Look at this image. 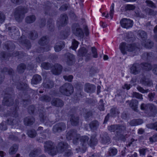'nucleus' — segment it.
I'll return each mask as SVG.
<instances>
[{
  "label": "nucleus",
  "instance_id": "1",
  "mask_svg": "<svg viewBox=\"0 0 157 157\" xmlns=\"http://www.w3.org/2000/svg\"><path fill=\"white\" fill-rule=\"evenodd\" d=\"M45 144L44 146L45 151L52 156L56 155L58 152L62 153L70 148L67 143L63 141L59 142L56 147L55 144L51 141L45 142Z\"/></svg>",
  "mask_w": 157,
  "mask_h": 157
},
{
  "label": "nucleus",
  "instance_id": "2",
  "mask_svg": "<svg viewBox=\"0 0 157 157\" xmlns=\"http://www.w3.org/2000/svg\"><path fill=\"white\" fill-rule=\"evenodd\" d=\"M19 104V101L17 99H16L13 107L11 108L10 111L8 112V114H9L11 117L7 120V124L12 125L18 126L19 125L21 121L19 119L17 112L19 109L18 106Z\"/></svg>",
  "mask_w": 157,
  "mask_h": 157
},
{
  "label": "nucleus",
  "instance_id": "3",
  "mask_svg": "<svg viewBox=\"0 0 157 157\" xmlns=\"http://www.w3.org/2000/svg\"><path fill=\"white\" fill-rule=\"evenodd\" d=\"M151 64L147 63H142L140 64L135 63L130 66V73L134 75L140 74L142 69L149 70L151 69Z\"/></svg>",
  "mask_w": 157,
  "mask_h": 157
},
{
  "label": "nucleus",
  "instance_id": "4",
  "mask_svg": "<svg viewBox=\"0 0 157 157\" xmlns=\"http://www.w3.org/2000/svg\"><path fill=\"white\" fill-rule=\"evenodd\" d=\"M2 94L4 97L2 101L3 105L10 106L13 104L14 96L13 90L12 88H7L4 90Z\"/></svg>",
  "mask_w": 157,
  "mask_h": 157
},
{
  "label": "nucleus",
  "instance_id": "5",
  "mask_svg": "<svg viewBox=\"0 0 157 157\" xmlns=\"http://www.w3.org/2000/svg\"><path fill=\"white\" fill-rule=\"evenodd\" d=\"M126 127L124 124H118L117 131L115 136L118 141H125L126 140L125 136L123 133L126 131Z\"/></svg>",
  "mask_w": 157,
  "mask_h": 157
},
{
  "label": "nucleus",
  "instance_id": "6",
  "mask_svg": "<svg viewBox=\"0 0 157 157\" xmlns=\"http://www.w3.org/2000/svg\"><path fill=\"white\" fill-rule=\"evenodd\" d=\"M27 8L24 7L19 6L14 10V16L16 20L18 22L21 21L24 18V14L28 12Z\"/></svg>",
  "mask_w": 157,
  "mask_h": 157
},
{
  "label": "nucleus",
  "instance_id": "7",
  "mask_svg": "<svg viewBox=\"0 0 157 157\" xmlns=\"http://www.w3.org/2000/svg\"><path fill=\"white\" fill-rule=\"evenodd\" d=\"M140 109L142 110L147 112L150 116H154L157 113L155 106L151 104L142 103L140 105Z\"/></svg>",
  "mask_w": 157,
  "mask_h": 157
},
{
  "label": "nucleus",
  "instance_id": "8",
  "mask_svg": "<svg viewBox=\"0 0 157 157\" xmlns=\"http://www.w3.org/2000/svg\"><path fill=\"white\" fill-rule=\"evenodd\" d=\"M120 48L121 52L123 54H125L126 53V51L135 52L138 49V48L135 44H127L125 43L124 42L121 44Z\"/></svg>",
  "mask_w": 157,
  "mask_h": 157
},
{
  "label": "nucleus",
  "instance_id": "9",
  "mask_svg": "<svg viewBox=\"0 0 157 157\" xmlns=\"http://www.w3.org/2000/svg\"><path fill=\"white\" fill-rule=\"evenodd\" d=\"M59 91L63 94L69 96L74 92V88L71 84L67 83L59 88Z\"/></svg>",
  "mask_w": 157,
  "mask_h": 157
},
{
  "label": "nucleus",
  "instance_id": "10",
  "mask_svg": "<svg viewBox=\"0 0 157 157\" xmlns=\"http://www.w3.org/2000/svg\"><path fill=\"white\" fill-rule=\"evenodd\" d=\"M89 137L86 136H80V141L81 142V146L78 148H76V150L84 153L86 151L87 144H89L88 141Z\"/></svg>",
  "mask_w": 157,
  "mask_h": 157
},
{
  "label": "nucleus",
  "instance_id": "11",
  "mask_svg": "<svg viewBox=\"0 0 157 157\" xmlns=\"http://www.w3.org/2000/svg\"><path fill=\"white\" fill-rule=\"evenodd\" d=\"M72 31L73 33L76 36L83 38L84 34L82 29L79 27L77 24H73L72 27Z\"/></svg>",
  "mask_w": 157,
  "mask_h": 157
},
{
  "label": "nucleus",
  "instance_id": "12",
  "mask_svg": "<svg viewBox=\"0 0 157 157\" xmlns=\"http://www.w3.org/2000/svg\"><path fill=\"white\" fill-rule=\"evenodd\" d=\"M66 125L65 123L61 122L55 124L52 128V131L54 133H60L65 130Z\"/></svg>",
  "mask_w": 157,
  "mask_h": 157
},
{
  "label": "nucleus",
  "instance_id": "13",
  "mask_svg": "<svg viewBox=\"0 0 157 157\" xmlns=\"http://www.w3.org/2000/svg\"><path fill=\"white\" fill-rule=\"evenodd\" d=\"M121 26L126 29L131 28L133 25V21L132 20L127 18H123L120 22Z\"/></svg>",
  "mask_w": 157,
  "mask_h": 157
},
{
  "label": "nucleus",
  "instance_id": "14",
  "mask_svg": "<svg viewBox=\"0 0 157 157\" xmlns=\"http://www.w3.org/2000/svg\"><path fill=\"white\" fill-rule=\"evenodd\" d=\"M19 55V52H14L11 55L10 53L8 55L5 52H2L0 53V58L3 60H6L8 59L10 56H16Z\"/></svg>",
  "mask_w": 157,
  "mask_h": 157
},
{
  "label": "nucleus",
  "instance_id": "15",
  "mask_svg": "<svg viewBox=\"0 0 157 157\" xmlns=\"http://www.w3.org/2000/svg\"><path fill=\"white\" fill-rule=\"evenodd\" d=\"M19 42L20 44L25 46L26 49H29L31 47V44L29 40L26 39L23 35L22 36L21 38L19 40Z\"/></svg>",
  "mask_w": 157,
  "mask_h": 157
},
{
  "label": "nucleus",
  "instance_id": "16",
  "mask_svg": "<svg viewBox=\"0 0 157 157\" xmlns=\"http://www.w3.org/2000/svg\"><path fill=\"white\" fill-rule=\"evenodd\" d=\"M62 70V66L59 64L56 63L52 67V71L54 74L59 75L61 73Z\"/></svg>",
  "mask_w": 157,
  "mask_h": 157
},
{
  "label": "nucleus",
  "instance_id": "17",
  "mask_svg": "<svg viewBox=\"0 0 157 157\" xmlns=\"http://www.w3.org/2000/svg\"><path fill=\"white\" fill-rule=\"evenodd\" d=\"M52 105L56 107H61L64 105L63 101L59 98H53L51 102Z\"/></svg>",
  "mask_w": 157,
  "mask_h": 157
},
{
  "label": "nucleus",
  "instance_id": "18",
  "mask_svg": "<svg viewBox=\"0 0 157 157\" xmlns=\"http://www.w3.org/2000/svg\"><path fill=\"white\" fill-rule=\"evenodd\" d=\"M69 117L71 124L72 125L76 126L78 124L79 120V117L78 116L75 114H71Z\"/></svg>",
  "mask_w": 157,
  "mask_h": 157
},
{
  "label": "nucleus",
  "instance_id": "19",
  "mask_svg": "<svg viewBox=\"0 0 157 157\" xmlns=\"http://www.w3.org/2000/svg\"><path fill=\"white\" fill-rule=\"evenodd\" d=\"M126 102L129 103V106L134 111L138 112L137 108L138 102L137 100L134 99L130 101L128 100L126 101Z\"/></svg>",
  "mask_w": 157,
  "mask_h": 157
},
{
  "label": "nucleus",
  "instance_id": "20",
  "mask_svg": "<svg viewBox=\"0 0 157 157\" xmlns=\"http://www.w3.org/2000/svg\"><path fill=\"white\" fill-rule=\"evenodd\" d=\"M90 130L93 132L96 131L99 125V122L97 120H94L91 122L89 124Z\"/></svg>",
  "mask_w": 157,
  "mask_h": 157
},
{
  "label": "nucleus",
  "instance_id": "21",
  "mask_svg": "<svg viewBox=\"0 0 157 157\" xmlns=\"http://www.w3.org/2000/svg\"><path fill=\"white\" fill-rule=\"evenodd\" d=\"M65 56L67 58V64L69 65H72L74 62L75 57L74 56L70 53H66Z\"/></svg>",
  "mask_w": 157,
  "mask_h": 157
},
{
  "label": "nucleus",
  "instance_id": "22",
  "mask_svg": "<svg viewBox=\"0 0 157 157\" xmlns=\"http://www.w3.org/2000/svg\"><path fill=\"white\" fill-rule=\"evenodd\" d=\"M117 153L118 150L117 148L114 147H110L108 150L106 157L114 156L117 154Z\"/></svg>",
  "mask_w": 157,
  "mask_h": 157
},
{
  "label": "nucleus",
  "instance_id": "23",
  "mask_svg": "<svg viewBox=\"0 0 157 157\" xmlns=\"http://www.w3.org/2000/svg\"><path fill=\"white\" fill-rule=\"evenodd\" d=\"M36 19V16L34 14L28 15L25 18V22L27 24H30L34 22Z\"/></svg>",
  "mask_w": 157,
  "mask_h": 157
},
{
  "label": "nucleus",
  "instance_id": "24",
  "mask_svg": "<svg viewBox=\"0 0 157 157\" xmlns=\"http://www.w3.org/2000/svg\"><path fill=\"white\" fill-rule=\"evenodd\" d=\"M35 119L32 116H29L25 117L24 120V124L29 126L33 124L34 122Z\"/></svg>",
  "mask_w": 157,
  "mask_h": 157
},
{
  "label": "nucleus",
  "instance_id": "25",
  "mask_svg": "<svg viewBox=\"0 0 157 157\" xmlns=\"http://www.w3.org/2000/svg\"><path fill=\"white\" fill-rule=\"evenodd\" d=\"M140 83L144 86H150L152 84V81L145 77L142 78L140 81Z\"/></svg>",
  "mask_w": 157,
  "mask_h": 157
},
{
  "label": "nucleus",
  "instance_id": "26",
  "mask_svg": "<svg viewBox=\"0 0 157 157\" xmlns=\"http://www.w3.org/2000/svg\"><path fill=\"white\" fill-rule=\"evenodd\" d=\"M96 89V87L94 85L89 83L86 84L85 85V90L88 93L93 92Z\"/></svg>",
  "mask_w": 157,
  "mask_h": 157
},
{
  "label": "nucleus",
  "instance_id": "27",
  "mask_svg": "<svg viewBox=\"0 0 157 157\" xmlns=\"http://www.w3.org/2000/svg\"><path fill=\"white\" fill-rule=\"evenodd\" d=\"M65 43L63 41H60L57 43L54 47V48L56 52H59L64 47Z\"/></svg>",
  "mask_w": 157,
  "mask_h": 157
},
{
  "label": "nucleus",
  "instance_id": "28",
  "mask_svg": "<svg viewBox=\"0 0 157 157\" xmlns=\"http://www.w3.org/2000/svg\"><path fill=\"white\" fill-rule=\"evenodd\" d=\"M137 35L143 41L146 42V40L147 38V35L146 32L142 30L138 31Z\"/></svg>",
  "mask_w": 157,
  "mask_h": 157
},
{
  "label": "nucleus",
  "instance_id": "29",
  "mask_svg": "<svg viewBox=\"0 0 157 157\" xmlns=\"http://www.w3.org/2000/svg\"><path fill=\"white\" fill-rule=\"evenodd\" d=\"M76 132L74 130H71L69 131L66 134V139L69 140L72 139L77 134Z\"/></svg>",
  "mask_w": 157,
  "mask_h": 157
},
{
  "label": "nucleus",
  "instance_id": "30",
  "mask_svg": "<svg viewBox=\"0 0 157 157\" xmlns=\"http://www.w3.org/2000/svg\"><path fill=\"white\" fill-rule=\"evenodd\" d=\"M14 44L10 41L6 42L5 44L4 48H6L8 51H11L15 48Z\"/></svg>",
  "mask_w": 157,
  "mask_h": 157
},
{
  "label": "nucleus",
  "instance_id": "31",
  "mask_svg": "<svg viewBox=\"0 0 157 157\" xmlns=\"http://www.w3.org/2000/svg\"><path fill=\"white\" fill-rule=\"evenodd\" d=\"M41 79L40 75L37 74L33 76L32 79L31 83L32 84H37L41 81Z\"/></svg>",
  "mask_w": 157,
  "mask_h": 157
},
{
  "label": "nucleus",
  "instance_id": "32",
  "mask_svg": "<svg viewBox=\"0 0 157 157\" xmlns=\"http://www.w3.org/2000/svg\"><path fill=\"white\" fill-rule=\"evenodd\" d=\"M41 152V150L40 148H35L32 150L29 154L30 157H36Z\"/></svg>",
  "mask_w": 157,
  "mask_h": 157
},
{
  "label": "nucleus",
  "instance_id": "33",
  "mask_svg": "<svg viewBox=\"0 0 157 157\" xmlns=\"http://www.w3.org/2000/svg\"><path fill=\"white\" fill-rule=\"evenodd\" d=\"M43 86L46 88H51L54 86L53 82L50 80H45L43 83Z\"/></svg>",
  "mask_w": 157,
  "mask_h": 157
},
{
  "label": "nucleus",
  "instance_id": "34",
  "mask_svg": "<svg viewBox=\"0 0 157 157\" xmlns=\"http://www.w3.org/2000/svg\"><path fill=\"white\" fill-rule=\"evenodd\" d=\"M101 142L103 144H106L109 143L110 141V139L108 134L106 132L105 133L103 136L101 137Z\"/></svg>",
  "mask_w": 157,
  "mask_h": 157
},
{
  "label": "nucleus",
  "instance_id": "35",
  "mask_svg": "<svg viewBox=\"0 0 157 157\" xmlns=\"http://www.w3.org/2000/svg\"><path fill=\"white\" fill-rule=\"evenodd\" d=\"M68 20V17L66 14H63L61 15V18L60 19V23L62 26L65 25L67 23Z\"/></svg>",
  "mask_w": 157,
  "mask_h": 157
},
{
  "label": "nucleus",
  "instance_id": "36",
  "mask_svg": "<svg viewBox=\"0 0 157 157\" xmlns=\"http://www.w3.org/2000/svg\"><path fill=\"white\" fill-rule=\"evenodd\" d=\"M143 122V121L141 119H134L130 122L129 124L132 126H134L140 124Z\"/></svg>",
  "mask_w": 157,
  "mask_h": 157
},
{
  "label": "nucleus",
  "instance_id": "37",
  "mask_svg": "<svg viewBox=\"0 0 157 157\" xmlns=\"http://www.w3.org/2000/svg\"><path fill=\"white\" fill-rule=\"evenodd\" d=\"M38 36L37 32L35 30L31 31L29 34V38L31 40H34Z\"/></svg>",
  "mask_w": 157,
  "mask_h": 157
},
{
  "label": "nucleus",
  "instance_id": "38",
  "mask_svg": "<svg viewBox=\"0 0 157 157\" xmlns=\"http://www.w3.org/2000/svg\"><path fill=\"white\" fill-rule=\"evenodd\" d=\"M62 153L64 157H71L73 155V152L70 148L66 150Z\"/></svg>",
  "mask_w": 157,
  "mask_h": 157
},
{
  "label": "nucleus",
  "instance_id": "39",
  "mask_svg": "<svg viewBox=\"0 0 157 157\" xmlns=\"http://www.w3.org/2000/svg\"><path fill=\"white\" fill-rule=\"evenodd\" d=\"M87 50L85 48L83 47L79 49L78 54L80 56H86L87 55Z\"/></svg>",
  "mask_w": 157,
  "mask_h": 157
},
{
  "label": "nucleus",
  "instance_id": "40",
  "mask_svg": "<svg viewBox=\"0 0 157 157\" xmlns=\"http://www.w3.org/2000/svg\"><path fill=\"white\" fill-rule=\"evenodd\" d=\"M18 149V145L16 144H14L10 148L9 153L11 155L14 154L16 153Z\"/></svg>",
  "mask_w": 157,
  "mask_h": 157
},
{
  "label": "nucleus",
  "instance_id": "41",
  "mask_svg": "<svg viewBox=\"0 0 157 157\" xmlns=\"http://www.w3.org/2000/svg\"><path fill=\"white\" fill-rule=\"evenodd\" d=\"M9 30L10 31V32L13 33L12 35L19 36V32L17 28L15 27H9L8 28Z\"/></svg>",
  "mask_w": 157,
  "mask_h": 157
},
{
  "label": "nucleus",
  "instance_id": "42",
  "mask_svg": "<svg viewBox=\"0 0 157 157\" xmlns=\"http://www.w3.org/2000/svg\"><path fill=\"white\" fill-rule=\"evenodd\" d=\"M47 36L42 37L39 41V44L41 46H44L48 43V39Z\"/></svg>",
  "mask_w": 157,
  "mask_h": 157
},
{
  "label": "nucleus",
  "instance_id": "43",
  "mask_svg": "<svg viewBox=\"0 0 157 157\" xmlns=\"http://www.w3.org/2000/svg\"><path fill=\"white\" fill-rule=\"evenodd\" d=\"M111 115L113 117H115L118 115L120 113V112L118 109L116 108H113L110 110Z\"/></svg>",
  "mask_w": 157,
  "mask_h": 157
},
{
  "label": "nucleus",
  "instance_id": "44",
  "mask_svg": "<svg viewBox=\"0 0 157 157\" xmlns=\"http://www.w3.org/2000/svg\"><path fill=\"white\" fill-rule=\"evenodd\" d=\"M16 85L17 89L20 90H24L27 87L26 84L21 82L17 83Z\"/></svg>",
  "mask_w": 157,
  "mask_h": 157
},
{
  "label": "nucleus",
  "instance_id": "45",
  "mask_svg": "<svg viewBox=\"0 0 157 157\" xmlns=\"http://www.w3.org/2000/svg\"><path fill=\"white\" fill-rule=\"evenodd\" d=\"M98 142V140L94 135L91 136L90 141L89 142V144L92 146L96 145Z\"/></svg>",
  "mask_w": 157,
  "mask_h": 157
},
{
  "label": "nucleus",
  "instance_id": "46",
  "mask_svg": "<svg viewBox=\"0 0 157 157\" xmlns=\"http://www.w3.org/2000/svg\"><path fill=\"white\" fill-rule=\"evenodd\" d=\"M27 134L29 137L34 138L36 136V132L33 129H29L28 130Z\"/></svg>",
  "mask_w": 157,
  "mask_h": 157
},
{
  "label": "nucleus",
  "instance_id": "47",
  "mask_svg": "<svg viewBox=\"0 0 157 157\" xmlns=\"http://www.w3.org/2000/svg\"><path fill=\"white\" fill-rule=\"evenodd\" d=\"M145 3L147 6L152 8L155 9L157 8V7L155 4L152 1L150 0H147L145 1Z\"/></svg>",
  "mask_w": 157,
  "mask_h": 157
},
{
  "label": "nucleus",
  "instance_id": "48",
  "mask_svg": "<svg viewBox=\"0 0 157 157\" xmlns=\"http://www.w3.org/2000/svg\"><path fill=\"white\" fill-rule=\"evenodd\" d=\"M143 45H144V47L147 48H151L153 46V43L150 40H147L146 42H144V43L142 44Z\"/></svg>",
  "mask_w": 157,
  "mask_h": 157
},
{
  "label": "nucleus",
  "instance_id": "49",
  "mask_svg": "<svg viewBox=\"0 0 157 157\" xmlns=\"http://www.w3.org/2000/svg\"><path fill=\"white\" fill-rule=\"evenodd\" d=\"M52 66V65L49 63L44 62L41 64V67L46 70L50 69Z\"/></svg>",
  "mask_w": 157,
  "mask_h": 157
},
{
  "label": "nucleus",
  "instance_id": "50",
  "mask_svg": "<svg viewBox=\"0 0 157 157\" xmlns=\"http://www.w3.org/2000/svg\"><path fill=\"white\" fill-rule=\"evenodd\" d=\"M26 68V66L23 63H21L17 67V71L19 73H23Z\"/></svg>",
  "mask_w": 157,
  "mask_h": 157
},
{
  "label": "nucleus",
  "instance_id": "51",
  "mask_svg": "<svg viewBox=\"0 0 157 157\" xmlns=\"http://www.w3.org/2000/svg\"><path fill=\"white\" fill-rule=\"evenodd\" d=\"M151 53L145 52L143 54L142 58L144 60H149L152 56Z\"/></svg>",
  "mask_w": 157,
  "mask_h": 157
},
{
  "label": "nucleus",
  "instance_id": "52",
  "mask_svg": "<svg viewBox=\"0 0 157 157\" xmlns=\"http://www.w3.org/2000/svg\"><path fill=\"white\" fill-rule=\"evenodd\" d=\"M39 99L42 101H44L47 102H49L51 100V98L47 95H44L40 97Z\"/></svg>",
  "mask_w": 157,
  "mask_h": 157
},
{
  "label": "nucleus",
  "instance_id": "53",
  "mask_svg": "<svg viewBox=\"0 0 157 157\" xmlns=\"http://www.w3.org/2000/svg\"><path fill=\"white\" fill-rule=\"evenodd\" d=\"M132 97L141 100L143 99V95L139 93L136 92H133L132 94Z\"/></svg>",
  "mask_w": 157,
  "mask_h": 157
},
{
  "label": "nucleus",
  "instance_id": "54",
  "mask_svg": "<svg viewBox=\"0 0 157 157\" xmlns=\"http://www.w3.org/2000/svg\"><path fill=\"white\" fill-rule=\"evenodd\" d=\"M39 117L40 118V121L41 122H45V123L48 122V118L43 114H40Z\"/></svg>",
  "mask_w": 157,
  "mask_h": 157
},
{
  "label": "nucleus",
  "instance_id": "55",
  "mask_svg": "<svg viewBox=\"0 0 157 157\" xmlns=\"http://www.w3.org/2000/svg\"><path fill=\"white\" fill-rule=\"evenodd\" d=\"M118 126L117 124L112 125L108 127V130L111 132H114L117 131Z\"/></svg>",
  "mask_w": 157,
  "mask_h": 157
},
{
  "label": "nucleus",
  "instance_id": "56",
  "mask_svg": "<svg viewBox=\"0 0 157 157\" xmlns=\"http://www.w3.org/2000/svg\"><path fill=\"white\" fill-rule=\"evenodd\" d=\"M80 135L77 134L73 138V144L76 145L78 144L80 140Z\"/></svg>",
  "mask_w": 157,
  "mask_h": 157
},
{
  "label": "nucleus",
  "instance_id": "57",
  "mask_svg": "<svg viewBox=\"0 0 157 157\" xmlns=\"http://www.w3.org/2000/svg\"><path fill=\"white\" fill-rule=\"evenodd\" d=\"M149 150L147 148H143L139 149V152L140 156H145L147 152H148Z\"/></svg>",
  "mask_w": 157,
  "mask_h": 157
},
{
  "label": "nucleus",
  "instance_id": "58",
  "mask_svg": "<svg viewBox=\"0 0 157 157\" xmlns=\"http://www.w3.org/2000/svg\"><path fill=\"white\" fill-rule=\"evenodd\" d=\"M78 41L75 39H73L72 41V45L71 47L73 50H75L78 47Z\"/></svg>",
  "mask_w": 157,
  "mask_h": 157
},
{
  "label": "nucleus",
  "instance_id": "59",
  "mask_svg": "<svg viewBox=\"0 0 157 157\" xmlns=\"http://www.w3.org/2000/svg\"><path fill=\"white\" fill-rule=\"evenodd\" d=\"M155 94L154 93H150L148 94L147 96V98L150 101H152L155 98Z\"/></svg>",
  "mask_w": 157,
  "mask_h": 157
},
{
  "label": "nucleus",
  "instance_id": "60",
  "mask_svg": "<svg viewBox=\"0 0 157 157\" xmlns=\"http://www.w3.org/2000/svg\"><path fill=\"white\" fill-rule=\"evenodd\" d=\"M46 45L44 47H41L40 48V51H37L39 53H40L42 52H47L50 50V47L48 45Z\"/></svg>",
  "mask_w": 157,
  "mask_h": 157
},
{
  "label": "nucleus",
  "instance_id": "61",
  "mask_svg": "<svg viewBox=\"0 0 157 157\" xmlns=\"http://www.w3.org/2000/svg\"><path fill=\"white\" fill-rule=\"evenodd\" d=\"M136 7V6L134 5L128 4L125 6V8L127 10H134Z\"/></svg>",
  "mask_w": 157,
  "mask_h": 157
},
{
  "label": "nucleus",
  "instance_id": "62",
  "mask_svg": "<svg viewBox=\"0 0 157 157\" xmlns=\"http://www.w3.org/2000/svg\"><path fill=\"white\" fill-rule=\"evenodd\" d=\"M46 59L45 57L43 56L42 55H40L36 58V61L38 63H40L44 61Z\"/></svg>",
  "mask_w": 157,
  "mask_h": 157
},
{
  "label": "nucleus",
  "instance_id": "63",
  "mask_svg": "<svg viewBox=\"0 0 157 157\" xmlns=\"http://www.w3.org/2000/svg\"><path fill=\"white\" fill-rule=\"evenodd\" d=\"M137 89L139 92L143 94L147 93L149 91V90L148 89L145 90L142 87L139 86H138L137 87Z\"/></svg>",
  "mask_w": 157,
  "mask_h": 157
},
{
  "label": "nucleus",
  "instance_id": "64",
  "mask_svg": "<svg viewBox=\"0 0 157 157\" xmlns=\"http://www.w3.org/2000/svg\"><path fill=\"white\" fill-rule=\"evenodd\" d=\"M103 101L102 99H101L99 103L98 108L100 111H104V105L103 103Z\"/></svg>",
  "mask_w": 157,
  "mask_h": 157
}]
</instances>
